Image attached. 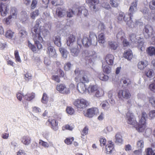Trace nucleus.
Masks as SVG:
<instances>
[{"instance_id": "1", "label": "nucleus", "mask_w": 155, "mask_h": 155, "mask_svg": "<svg viewBox=\"0 0 155 155\" xmlns=\"http://www.w3.org/2000/svg\"><path fill=\"white\" fill-rule=\"evenodd\" d=\"M39 21L37 20L36 24L32 29V38L35 42L38 41H42L43 40L42 35L45 37L49 34V31L43 27L39 25Z\"/></svg>"}, {"instance_id": "2", "label": "nucleus", "mask_w": 155, "mask_h": 155, "mask_svg": "<svg viewBox=\"0 0 155 155\" xmlns=\"http://www.w3.org/2000/svg\"><path fill=\"white\" fill-rule=\"evenodd\" d=\"M78 39H81L83 46L86 47H88L91 45L96 46L97 43V37L93 33H90L89 37L84 36L82 39L80 38Z\"/></svg>"}, {"instance_id": "3", "label": "nucleus", "mask_w": 155, "mask_h": 155, "mask_svg": "<svg viewBox=\"0 0 155 155\" xmlns=\"http://www.w3.org/2000/svg\"><path fill=\"white\" fill-rule=\"evenodd\" d=\"M81 42V39H78L77 44L69 47L70 53L72 56L77 57L79 55L82 47Z\"/></svg>"}, {"instance_id": "4", "label": "nucleus", "mask_w": 155, "mask_h": 155, "mask_svg": "<svg viewBox=\"0 0 155 155\" xmlns=\"http://www.w3.org/2000/svg\"><path fill=\"white\" fill-rule=\"evenodd\" d=\"M74 105L78 109H83L86 108L88 104V103L84 99L76 100L73 102Z\"/></svg>"}, {"instance_id": "5", "label": "nucleus", "mask_w": 155, "mask_h": 155, "mask_svg": "<svg viewBox=\"0 0 155 155\" xmlns=\"http://www.w3.org/2000/svg\"><path fill=\"white\" fill-rule=\"evenodd\" d=\"M126 116L127 122L128 124L134 126L137 124V122L133 113L128 111L127 113Z\"/></svg>"}, {"instance_id": "6", "label": "nucleus", "mask_w": 155, "mask_h": 155, "mask_svg": "<svg viewBox=\"0 0 155 155\" xmlns=\"http://www.w3.org/2000/svg\"><path fill=\"white\" fill-rule=\"evenodd\" d=\"M130 96L129 91L127 89L120 90L118 92V97L120 100H123V98L127 99Z\"/></svg>"}, {"instance_id": "7", "label": "nucleus", "mask_w": 155, "mask_h": 155, "mask_svg": "<svg viewBox=\"0 0 155 155\" xmlns=\"http://www.w3.org/2000/svg\"><path fill=\"white\" fill-rule=\"evenodd\" d=\"M74 72L76 75H78L75 79H79V81L81 82V83H88L89 81V79L86 75H84L81 78H79V76H81V72L82 71H80L78 69H76Z\"/></svg>"}, {"instance_id": "8", "label": "nucleus", "mask_w": 155, "mask_h": 155, "mask_svg": "<svg viewBox=\"0 0 155 155\" xmlns=\"http://www.w3.org/2000/svg\"><path fill=\"white\" fill-rule=\"evenodd\" d=\"M137 0H134L130 4V5L129 9V13H127L129 14V15L130 18L132 17L133 16V14H134L135 12L137 10Z\"/></svg>"}, {"instance_id": "9", "label": "nucleus", "mask_w": 155, "mask_h": 155, "mask_svg": "<svg viewBox=\"0 0 155 155\" xmlns=\"http://www.w3.org/2000/svg\"><path fill=\"white\" fill-rule=\"evenodd\" d=\"M98 112V110L97 108L93 107L88 109L86 112L84 114V115L86 117L91 118L95 114H97Z\"/></svg>"}, {"instance_id": "10", "label": "nucleus", "mask_w": 155, "mask_h": 155, "mask_svg": "<svg viewBox=\"0 0 155 155\" xmlns=\"http://www.w3.org/2000/svg\"><path fill=\"white\" fill-rule=\"evenodd\" d=\"M99 2V0H86V2L90 5L91 8L95 12L97 10L98 7L96 5Z\"/></svg>"}, {"instance_id": "11", "label": "nucleus", "mask_w": 155, "mask_h": 155, "mask_svg": "<svg viewBox=\"0 0 155 155\" xmlns=\"http://www.w3.org/2000/svg\"><path fill=\"white\" fill-rule=\"evenodd\" d=\"M9 10L8 6L6 3H0V12L1 15L3 16H6Z\"/></svg>"}, {"instance_id": "12", "label": "nucleus", "mask_w": 155, "mask_h": 155, "mask_svg": "<svg viewBox=\"0 0 155 155\" xmlns=\"http://www.w3.org/2000/svg\"><path fill=\"white\" fill-rule=\"evenodd\" d=\"M144 35L145 38H148L150 37L152 35L153 29L152 27L147 25L145 26L143 29Z\"/></svg>"}, {"instance_id": "13", "label": "nucleus", "mask_w": 155, "mask_h": 155, "mask_svg": "<svg viewBox=\"0 0 155 155\" xmlns=\"http://www.w3.org/2000/svg\"><path fill=\"white\" fill-rule=\"evenodd\" d=\"M57 90L60 93L63 94H67L70 93V90L66 87L63 84H60L57 85Z\"/></svg>"}, {"instance_id": "14", "label": "nucleus", "mask_w": 155, "mask_h": 155, "mask_svg": "<svg viewBox=\"0 0 155 155\" xmlns=\"http://www.w3.org/2000/svg\"><path fill=\"white\" fill-rule=\"evenodd\" d=\"M67 11L63 7H58L56 10V15L59 18H62L66 15Z\"/></svg>"}, {"instance_id": "15", "label": "nucleus", "mask_w": 155, "mask_h": 155, "mask_svg": "<svg viewBox=\"0 0 155 155\" xmlns=\"http://www.w3.org/2000/svg\"><path fill=\"white\" fill-rule=\"evenodd\" d=\"M47 53L50 57L54 58L57 57V54L53 47L49 46L47 48Z\"/></svg>"}, {"instance_id": "16", "label": "nucleus", "mask_w": 155, "mask_h": 155, "mask_svg": "<svg viewBox=\"0 0 155 155\" xmlns=\"http://www.w3.org/2000/svg\"><path fill=\"white\" fill-rule=\"evenodd\" d=\"M130 18H131L130 17L129 14L127 13L124 15V13L122 12L120 13L117 17V19L119 21H122L123 20H124L126 22L127 21L129 20H130Z\"/></svg>"}, {"instance_id": "17", "label": "nucleus", "mask_w": 155, "mask_h": 155, "mask_svg": "<svg viewBox=\"0 0 155 155\" xmlns=\"http://www.w3.org/2000/svg\"><path fill=\"white\" fill-rule=\"evenodd\" d=\"M20 140L23 144L27 146L29 145L31 142V138L28 135H24L21 137Z\"/></svg>"}, {"instance_id": "18", "label": "nucleus", "mask_w": 155, "mask_h": 155, "mask_svg": "<svg viewBox=\"0 0 155 155\" xmlns=\"http://www.w3.org/2000/svg\"><path fill=\"white\" fill-rule=\"evenodd\" d=\"M106 153L110 154L114 150V145L113 142L111 141H109L108 144L106 146Z\"/></svg>"}, {"instance_id": "19", "label": "nucleus", "mask_w": 155, "mask_h": 155, "mask_svg": "<svg viewBox=\"0 0 155 155\" xmlns=\"http://www.w3.org/2000/svg\"><path fill=\"white\" fill-rule=\"evenodd\" d=\"M114 57L111 54H107L105 57V60L106 63L109 65H112L114 63Z\"/></svg>"}, {"instance_id": "20", "label": "nucleus", "mask_w": 155, "mask_h": 155, "mask_svg": "<svg viewBox=\"0 0 155 155\" xmlns=\"http://www.w3.org/2000/svg\"><path fill=\"white\" fill-rule=\"evenodd\" d=\"M98 88V86L96 85H90L87 88L88 93L90 94H94Z\"/></svg>"}, {"instance_id": "21", "label": "nucleus", "mask_w": 155, "mask_h": 155, "mask_svg": "<svg viewBox=\"0 0 155 155\" xmlns=\"http://www.w3.org/2000/svg\"><path fill=\"white\" fill-rule=\"evenodd\" d=\"M77 89L79 92L82 94L84 93L86 90L85 84L82 83H80L78 84Z\"/></svg>"}, {"instance_id": "22", "label": "nucleus", "mask_w": 155, "mask_h": 155, "mask_svg": "<svg viewBox=\"0 0 155 155\" xmlns=\"http://www.w3.org/2000/svg\"><path fill=\"white\" fill-rule=\"evenodd\" d=\"M148 62L146 61H141L139 62L137 64L138 68L140 70H143L148 65Z\"/></svg>"}, {"instance_id": "23", "label": "nucleus", "mask_w": 155, "mask_h": 155, "mask_svg": "<svg viewBox=\"0 0 155 155\" xmlns=\"http://www.w3.org/2000/svg\"><path fill=\"white\" fill-rule=\"evenodd\" d=\"M124 57L128 60H131L133 57L131 51L130 49H129L125 51L124 54Z\"/></svg>"}, {"instance_id": "24", "label": "nucleus", "mask_w": 155, "mask_h": 155, "mask_svg": "<svg viewBox=\"0 0 155 155\" xmlns=\"http://www.w3.org/2000/svg\"><path fill=\"white\" fill-rule=\"evenodd\" d=\"M123 140L122 137L119 133H117L115 135V143L118 145H121L122 144Z\"/></svg>"}, {"instance_id": "25", "label": "nucleus", "mask_w": 155, "mask_h": 155, "mask_svg": "<svg viewBox=\"0 0 155 155\" xmlns=\"http://www.w3.org/2000/svg\"><path fill=\"white\" fill-rule=\"evenodd\" d=\"M147 114L145 112H143L142 113L141 119L139 120V124H146V121L147 119Z\"/></svg>"}, {"instance_id": "26", "label": "nucleus", "mask_w": 155, "mask_h": 155, "mask_svg": "<svg viewBox=\"0 0 155 155\" xmlns=\"http://www.w3.org/2000/svg\"><path fill=\"white\" fill-rule=\"evenodd\" d=\"M146 19L148 21L151 20L153 22H155V12L151 11L148 15V16L146 17Z\"/></svg>"}, {"instance_id": "27", "label": "nucleus", "mask_w": 155, "mask_h": 155, "mask_svg": "<svg viewBox=\"0 0 155 155\" xmlns=\"http://www.w3.org/2000/svg\"><path fill=\"white\" fill-rule=\"evenodd\" d=\"M75 39L74 36L73 35H70L67 39L66 43L67 45L69 46L71 45H72V43L75 41Z\"/></svg>"}, {"instance_id": "28", "label": "nucleus", "mask_w": 155, "mask_h": 155, "mask_svg": "<svg viewBox=\"0 0 155 155\" xmlns=\"http://www.w3.org/2000/svg\"><path fill=\"white\" fill-rule=\"evenodd\" d=\"M136 130L139 132L144 131L146 128V124H140L138 125H136L135 127Z\"/></svg>"}, {"instance_id": "29", "label": "nucleus", "mask_w": 155, "mask_h": 155, "mask_svg": "<svg viewBox=\"0 0 155 155\" xmlns=\"http://www.w3.org/2000/svg\"><path fill=\"white\" fill-rule=\"evenodd\" d=\"M59 50L61 53L62 56L63 58L66 59L68 57V55L69 53L68 52L67 50L63 48H60Z\"/></svg>"}, {"instance_id": "30", "label": "nucleus", "mask_w": 155, "mask_h": 155, "mask_svg": "<svg viewBox=\"0 0 155 155\" xmlns=\"http://www.w3.org/2000/svg\"><path fill=\"white\" fill-rule=\"evenodd\" d=\"M145 74L147 77L149 78H151L154 75L153 71L150 68L147 69L145 71Z\"/></svg>"}, {"instance_id": "31", "label": "nucleus", "mask_w": 155, "mask_h": 155, "mask_svg": "<svg viewBox=\"0 0 155 155\" xmlns=\"http://www.w3.org/2000/svg\"><path fill=\"white\" fill-rule=\"evenodd\" d=\"M50 123L52 126L51 128L53 130L56 131L58 130V122L57 121L53 119L51 120L50 121Z\"/></svg>"}, {"instance_id": "32", "label": "nucleus", "mask_w": 155, "mask_h": 155, "mask_svg": "<svg viewBox=\"0 0 155 155\" xmlns=\"http://www.w3.org/2000/svg\"><path fill=\"white\" fill-rule=\"evenodd\" d=\"M108 44L109 48L114 50L116 49L118 47V45L117 43L115 41H109L108 42Z\"/></svg>"}, {"instance_id": "33", "label": "nucleus", "mask_w": 155, "mask_h": 155, "mask_svg": "<svg viewBox=\"0 0 155 155\" xmlns=\"http://www.w3.org/2000/svg\"><path fill=\"white\" fill-rule=\"evenodd\" d=\"M23 96L25 99L28 101H30L35 98V94L33 93H28Z\"/></svg>"}, {"instance_id": "34", "label": "nucleus", "mask_w": 155, "mask_h": 155, "mask_svg": "<svg viewBox=\"0 0 155 155\" xmlns=\"http://www.w3.org/2000/svg\"><path fill=\"white\" fill-rule=\"evenodd\" d=\"M102 68L103 72L107 74H109L111 71V68L107 65H104L102 64Z\"/></svg>"}, {"instance_id": "35", "label": "nucleus", "mask_w": 155, "mask_h": 155, "mask_svg": "<svg viewBox=\"0 0 155 155\" xmlns=\"http://www.w3.org/2000/svg\"><path fill=\"white\" fill-rule=\"evenodd\" d=\"M148 54L150 56L154 55L155 56V48L151 46L148 48L147 50Z\"/></svg>"}, {"instance_id": "36", "label": "nucleus", "mask_w": 155, "mask_h": 155, "mask_svg": "<svg viewBox=\"0 0 155 155\" xmlns=\"http://www.w3.org/2000/svg\"><path fill=\"white\" fill-rule=\"evenodd\" d=\"M54 43L57 46L60 47L61 46V38L59 36H56L54 39Z\"/></svg>"}, {"instance_id": "37", "label": "nucleus", "mask_w": 155, "mask_h": 155, "mask_svg": "<svg viewBox=\"0 0 155 155\" xmlns=\"http://www.w3.org/2000/svg\"><path fill=\"white\" fill-rule=\"evenodd\" d=\"M98 77L101 80L104 81H106L109 79V77L107 75H104L103 73L99 74Z\"/></svg>"}, {"instance_id": "38", "label": "nucleus", "mask_w": 155, "mask_h": 155, "mask_svg": "<svg viewBox=\"0 0 155 155\" xmlns=\"http://www.w3.org/2000/svg\"><path fill=\"white\" fill-rule=\"evenodd\" d=\"M17 13V9L15 8H12L11 10V15H12V18L15 19L16 18Z\"/></svg>"}, {"instance_id": "39", "label": "nucleus", "mask_w": 155, "mask_h": 155, "mask_svg": "<svg viewBox=\"0 0 155 155\" xmlns=\"http://www.w3.org/2000/svg\"><path fill=\"white\" fill-rule=\"evenodd\" d=\"M124 36V33L121 29H119L118 32L116 35L117 38H120L121 40H123Z\"/></svg>"}, {"instance_id": "40", "label": "nucleus", "mask_w": 155, "mask_h": 155, "mask_svg": "<svg viewBox=\"0 0 155 155\" xmlns=\"http://www.w3.org/2000/svg\"><path fill=\"white\" fill-rule=\"evenodd\" d=\"M98 41L99 43L103 44L105 42V37L103 33H101L100 34L98 35Z\"/></svg>"}, {"instance_id": "41", "label": "nucleus", "mask_w": 155, "mask_h": 155, "mask_svg": "<svg viewBox=\"0 0 155 155\" xmlns=\"http://www.w3.org/2000/svg\"><path fill=\"white\" fill-rule=\"evenodd\" d=\"M27 32L24 29H22L19 31V35L21 38H24L26 37Z\"/></svg>"}, {"instance_id": "42", "label": "nucleus", "mask_w": 155, "mask_h": 155, "mask_svg": "<svg viewBox=\"0 0 155 155\" xmlns=\"http://www.w3.org/2000/svg\"><path fill=\"white\" fill-rule=\"evenodd\" d=\"M48 100V97L47 94L44 93L41 99V102L43 104H47Z\"/></svg>"}, {"instance_id": "43", "label": "nucleus", "mask_w": 155, "mask_h": 155, "mask_svg": "<svg viewBox=\"0 0 155 155\" xmlns=\"http://www.w3.org/2000/svg\"><path fill=\"white\" fill-rule=\"evenodd\" d=\"M102 108L105 110H107L110 107L109 103L107 101H104L101 104Z\"/></svg>"}, {"instance_id": "44", "label": "nucleus", "mask_w": 155, "mask_h": 155, "mask_svg": "<svg viewBox=\"0 0 155 155\" xmlns=\"http://www.w3.org/2000/svg\"><path fill=\"white\" fill-rule=\"evenodd\" d=\"M94 93V96L97 97H101L104 94L103 91L102 90H99L98 88Z\"/></svg>"}, {"instance_id": "45", "label": "nucleus", "mask_w": 155, "mask_h": 155, "mask_svg": "<svg viewBox=\"0 0 155 155\" xmlns=\"http://www.w3.org/2000/svg\"><path fill=\"white\" fill-rule=\"evenodd\" d=\"M14 35V32L10 30H8L6 32L5 36L8 38L11 39L12 38Z\"/></svg>"}, {"instance_id": "46", "label": "nucleus", "mask_w": 155, "mask_h": 155, "mask_svg": "<svg viewBox=\"0 0 155 155\" xmlns=\"http://www.w3.org/2000/svg\"><path fill=\"white\" fill-rule=\"evenodd\" d=\"M39 144L45 148H48L49 147V144L47 142L41 140H39Z\"/></svg>"}, {"instance_id": "47", "label": "nucleus", "mask_w": 155, "mask_h": 155, "mask_svg": "<svg viewBox=\"0 0 155 155\" xmlns=\"http://www.w3.org/2000/svg\"><path fill=\"white\" fill-rule=\"evenodd\" d=\"M32 112L34 113L39 114L41 112V109L38 107L35 106L32 107Z\"/></svg>"}, {"instance_id": "48", "label": "nucleus", "mask_w": 155, "mask_h": 155, "mask_svg": "<svg viewBox=\"0 0 155 155\" xmlns=\"http://www.w3.org/2000/svg\"><path fill=\"white\" fill-rule=\"evenodd\" d=\"M149 118L152 120L154 119L155 117V110H153L150 111L148 113Z\"/></svg>"}, {"instance_id": "49", "label": "nucleus", "mask_w": 155, "mask_h": 155, "mask_svg": "<svg viewBox=\"0 0 155 155\" xmlns=\"http://www.w3.org/2000/svg\"><path fill=\"white\" fill-rule=\"evenodd\" d=\"M78 13H81L83 15L85 16H87L88 15V12L87 10L85 9L84 7L83 8V9H79L78 10Z\"/></svg>"}, {"instance_id": "50", "label": "nucleus", "mask_w": 155, "mask_h": 155, "mask_svg": "<svg viewBox=\"0 0 155 155\" xmlns=\"http://www.w3.org/2000/svg\"><path fill=\"white\" fill-rule=\"evenodd\" d=\"M74 127L73 125H70L69 124H67L64 125L63 126L62 129L63 130L66 129L69 130H72Z\"/></svg>"}, {"instance_id": "51", "label": "nucleus", "mask_w": 155, "mask_h": 155, "mask_svg": "<svg viewBox=\"0 0 155 155\" xmlns=\"http://www.w3.org/2000/svg\"><path fill=\"white\" fill-rule=\"evenodd\" d=\"M39 10H36L31 14L30 16L32 18L34 19L36 16H37L39 15Z\"/></svg>"}, {"instance_id": "52", "label": "nucleus", "mask_w": 155, "mask_h": 155, "mask_svg": "<svg viewBox=\"0 0 155 155\" xmlns=\"http://www.w3.org/2000/svg\"><path fill=\"white\" fill-rule=\"evenodd\" d=\"M149 101L152 105L154 107H155V98L153 96H150L148 97Z\"/></svg>"}, {"instance_id": "53", "label": "nucleus", "mask_w": 155, "mask_h": 155, "mask_svg": "<svg viewBox=\"0 0 155 155\" xmlns=\"http://www.w3.org/2000/svg\"><path fill=\"white\" fill-rule=\"evenodd\" d=\"M74 139V138L73 137H69L64 140V142L67 144H70L72 143Z\"/></svg>"}, {"instance_id": "54", "label": "nucleus", "mask_w": 155, "mask_h": 155, "mask_svg": "<svg viewBox=\"0 0 155 155\" xmlns=\"http://www.w3.org/2000/svg\"><path fill=\"white\" fill-rule=\"evenodd\" d=\"M149 7L151 10L155 9V0H152L149 4Z\"/></svg>"}, {"instance_id": "55", "label": "nucleus", "mask_w": 155, "mask_h": 155, "mask_svg": "<svg viewBox=\"0 0 155 155\" xmlns=\"http://www.w3.org/2000/svg\"><path fill=\"white\" fill-rule=\"evenodd\" d=\"M28 47L32 51L34 52L36 51V48L34 45L31 43L29 41L28 42Z\"/></svg>"}, {"instance_id": "56", "label": "nucleus", "mask_w": 155, "mask_h": 155, "mask_svg": "<svg viewBox=\"0 0 155 155\" xmlns=\"http://www.w3.org/2000/svg\"><path fill=\"white\" fill-rule=\"evenodd\" d=\"M67 17L70 18L73 16L74 14V12L72 9H69L67 11Z\"/></svg>"}, {"instance_id": "57", "label": "nucleus", "mask_w": 155, "mask_h": 155, "mask_svg": "<svg viewBox=\"0 0 155 155\" xmlns=\"http://www.w3.org/2000/svg\"><path fill=\"white\" fill-rule=\"evenodd\" d=\"M67 113L70 115L73 114L74 113V110L73 108L71 107H68L66 110Z\"/></svg>"}, {"instance_id": "58", "label": "nucleus", "mask_w": 155, "mask_h": 155, "mask_svg": "<svg viewBox=\"0 0 155 155\" xmlns=\"http://www.w3.org/2000/svg\"><path fill=\"white\" fill-rule=\"evenodd\" d=\"M148 11L149 9L146 8H144L141 11L144 15V17H145V19L146 17L148 16V15H149V14L148 13Z\"/></svg>"}, {"instance_id": "59", "label": "nucleus", "mask_w": 155, "mask_h": 155, "mask_svg": "<svg viewBox=\"0 0 155 155\" xmlns=\"http://www.w3.org/2000/svg\"><path fill=\"white\" fill-rule=\"evenodd\" d=\"M14 54L16 61L19 62H21V60L19 56L18 52V51L16 50L15 51Z\"/></svg>"}, {"instance_id": "60", "label": "nucleus", "mask_w": 155, "mask_h": 155, "mask_svg": "<svg viewBox=\"0 0 155 155\" xmlns=\"http://www.w3.org/2000/svg\"><path fill=\"white\" fill-rule=\"evenodd\" d=\"M131 19L132 17H131V18L130 20H129L127 21H126V22H127V24L129 27L132 28L134 27L135 25H134V23L132 21Z\"/></svg>"}, {"instance_id": "61", "label": "nucleus", "mask_w": 155, "mask_h": 155, "mask_svg": "<svg viewBox=\"0 0 155 155\" xmlns=\"http://www.w3.org/2000/svg\"><path fill=\"white\" fill-rule=\"evenodd\" d=\"M123 82L125 86H128L131 84V81L128 78L123 79Z\"/></svg>"}, {"instance_id": "62", "label": "nucleus", "mask_w": 155, "mask_h": 155, "mask_svg": "<svg viewBox=\"0 0 155 155\" xmlns=\"http://www.w3.org/2000/svg\"><path fill=\"white\" fill-rule=\"evenodd\" d=\"M130 38L131 41L133 43L137 41L136 35L134 34H131L130 35Z\"/></svg>"}, {"instance_id": "63", "label": "nucleus", "mask_w": 155, "mask_h": 155, "mask_svg": "<svg viewBox=\"0 0 155 155\" xmlns=\"http://www.w3.org/2000/svg\"><path fill=\"white\" fill-rule=\"evenodd\" d=\"M12 18V15L9 16L7 18H5V23L7 25H8L10 24L11 22V19Z\"/></svg>"}, {"instance_id": "64", "label": "nucleus", "mask_w": 155, "mask_h": 155, "mask_svg": "<svg viewBox=\"0 0 155 155\" xmlns=\"http://www.w3.org/2000/svg\"><path fill=\"white\" fill-rule=\"evenodd\" d=\"M38 3L37 0H32L31 5V8L32 9H35L37 6Z\"/></svg>"}]
</instances>
